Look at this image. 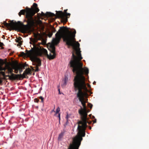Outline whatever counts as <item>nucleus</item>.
<instances>
[{
  "label": "nucleus",
  "instance_id": "nucleus-34",
  "mask_svg": "<svg viewBox=\"0 0 149 149\" xmlns=\"http://www.w3.org/2000/svg\"><path fill=\"white\" fill-rule=\"evenodd\" d=\"M54 109H55V107H54V109L52 111V112H55V111L54 110Z\"/></svg>",
  "mask_w": 149,
  "mask_h": 149
},
{
  "label": "nucleus",
  "instance_id": "nucleus-36",
  "mask_svg": "<svg viewBox=\"0 0 149 149\" xmlns=\"http://www.w3.org/2000/svg\"><path fill=\"white\" fill-rule=\"evenodd\" d=\"M95 83H96V82H95V81H94L93 82V84H95Z\"/></svg>",
  "mask_w": 149,
  "mask_h": 149
},
{
  "label": "nucleus",
  "instance_id": "nucleus-24",
  "mask_svg": "<svg viewBox=\"0 0 149 149\" xmlns=\"http://www.w3.org/2000/svg\"><path fill=\"white\" fill-rule=\"evenodd\" d=\"M68 115H67L66 117V119H67V121L66 122V123L64 125V126L65 127L67 124V123H68Z\"/></svg>",
  "mask_w": 149,
  "mask_h": 149
},
{
  "label": "nucleus",
  "instance_id": "nucleus-42",
  "mask_svg": "<svg viewBox=\"0 0 149 149\" xmlns=\"http://www.w3.org/2000/svg\"><path fill=\"white\" fill-rule=\"evenodd\" d=\"M79 42H80L81 41V40H79Z\"/></svg>",
  "mask_w": 149,
  "mask_h": 149
},
{
  "label": "nucleus",
  "instance_id": "nucleus-23",
  "mask_svg": "<svg viewBox=\"0 0 149 149\" xmlns=\"http://www.w3.org/2000/svg\"><path fill=\"white\" fill-rule=\"evenodd\" d=\"M39 99L41 100V102H44V98L42 96H40L39 97Z\"/></svg>",
  "mask_w": 149,
  "mask_h": 149
},
{
  "label": "nucleus",
  "instance_id": "nucleus-3",
  "mask_svg": "<svg viewBox=\"0 0 149 149\" xmlns=\"http://www.w3.org/2000/svg\"><path fill=\"white\" fill-rule=\"evenodd\" d=\"M64 41L65 42L68 47L72 50V57L68 65L69 68L74 73V30L70 29L67 30L63 36Z\"/></svg>",
  "mask_w": 149,
  "mask_h": 149
},
{
  "label": "nucleus",
  "instance_id": "nucleus-32",
  "mask_svg": "<svg viewBox=\"0 0 149 149\" xmlns=\"http://www.w3.org/2000/svg\"><path fill=\"white\" fill-rule=\"evenodd\" d=\"M73 82H74V83H73V85H74V77L73 79Z\"/></svg>",
  "mask_w": 149,
  "mask_h": 149
},
{
  "label": "nucleus",
  "instance_id": "nucleus-29",
  "mask_svg": "<svg viewBox=\"0 0 149 149\" xmlns=\"http://www.w3.org/2000/svg\"><path fill=\"white\" fill-rule=\"evenodd\" d=\"M0 71H1L2 72L3 71V67H0Z\"/></svg>",
  "mask_w": 149,
  "mask_h": 149
},
{
  "label": "nucleus",
  "instance_id": "nucleus-37",
  "mask_svg": "<svg viewBox=\"0 0 149 149\" xmlns=\"http://www.w3.org/2000/svg\"><path fill=\"white\" fill-rule=\"evenodd\" d=\"M89 129L91 130V126H89Z\"/></svg>",
  "mask_w": 149,
  "mask_h": 149
},
{
  "label": "nucleus",
  "instance_id": "nucleus-11",
  "mask_svg": "<svg viewBox=\"0 0 149 149\" xmlns=\"http://www.w3.org/2000/svg\"><path fill=\"white\" fill-rule=\"evenodd\" d=\"M1 74L3 75L5 77H8V78L11 80H15L17 77V75L14 74H13L12 75H6L4 72H1Z\"/></svg>",
  "mask_w": 149,
  "mask_h": 149
},
{
  "label": "nucleus",
  "instance_id": "nucleus-40",
  "mask_svg": "<svg viewBox=\"0 0 149 149\" xmlns=\"http://www.w3.org/2000/svg\"><path fill=\"white\" fill-rule=\"evenodd\" d=\"M88 87H91V86H90V85H88Z\"/></svg>",
  "mask_w": 149,
  "mask_h": 149
},
{
  "label": "nucleus",
  "instance_id": "nucleus-10",
  "mask_svg": "<svg viewBox=\"0 0 149 149\" xmlns=\"http://www.w3.org/2000/svg\"><path fill=\"white\" fill-rule=\"evenodd\" d=\"M3 24L6 27H8L11 29L10 31L12 30H15L18 27V25L16 22H14L13 20L10 21L9 23H7L6 21L3 22Z\"/></svg>",
  "mask_w": 149,
  "mask_h": 149
},
{
  "label": "nucleus",
  "instance_id": "nucleus-18",
  "mask_svg": "<svg viewBox=\"0 0 149 149\" xmlns=\"http://www.w3.org/2000/svg\"><path fill=\"white\" fill-rule=\"evenodd\" d=\"M13 67L14 70H19L21 69V66L17 64L14 65Z\"/></svg>",
  "mask_w": 149,
  "mask_h": 149
},
{
  "label": "nucleus",
  "instance_id": "nucleus-1",
  "mask_svg": "<svg viewBox=\"0 0 149 149\" xmlns=\"http://www.w3.org/2000/svg\"><path fill=\"white\" fill-rule=\"evenodd\" d=\"M84 81L78 79L76 82V79H75V89L78 90L77 96L83 107V109L81 107V109L79 110L81 120L79 121L77 123L78 133L77 135L75 136V149H79V148L81 144V141L83 140L82 137L85 136V130L87 127V123L90 124L91 122H89L88 121V119L87 118V113L89 111H87L86 109V102L84 101V94L82 91L83 89H87Z\"/></svg>",
  "mask_w": 149,
  "mask_h": 149
},
{
  "label": "nucleus",
  "instance_id": "nucleus-9",
  "mask_svg": "<svg viewBox=\"0 0 149 149\" xmlns=\"http://www.w3.org/2000/svg\"><path fill=\"white\" fill-rule=\"evenodd\" d=\"M33 7L34 8L30 9L29 8H28L26 10L24 9L22 10H20V12L18 13L19 16L20 17L21 15H25V13H26V15H25V17H26V15L27 12L28 11L29 9L33 10L34 12H35V14H36V13H38V12L39 11V10L38 8L37 7V4L36 3H34L33 4Z\"/></svg>",
  "mask_w": 149,
  "mask_h": 149
},
{
  "label": "nucleus",
  "instance_id": "nucleus-2",
  "mask_svg": "<svg viewBox=\"0 0 149 149\" xmlns=\"http://www.w3.org/2000/svg\"><path fill=\"white\" fill-rule=\"evenodd\" d=\"M80 44L78 42L75 40V78L76 82L77 80L84 81L85 85L86 87L85 83V78L84 76V72L86 75L88 73V69L86 68L85 70L83 68V64L81 61L83 59L82 56Z\"/></svg>",
  "mask_w": 149,
  "mask_h": 149
},
{
  "label": "nucleus",
  "instance_id": "nucleus-39",
  "mask_svg": "<svg viewBox=\"0 0 149 149\" xmlns=\"http://www.w3.org/2000/svg\"><path fill=\"white\" fill-rule=\"evenodd\" d=\"M1 45H3V43H1Z\"/></svg>",
  "mask_w": 149,
  "mask_h": 149
},
{
  "label": "nucleus",
  "instance_id": "nucleus-19",
  "mask_svg": "<svg viewBox=\"0 0 149 149\" xmlns=\"http://www.w3.org/2000/svg\"><path fill=\"white\" fill-rule=\"evenodd\" d=\"M60 111V109L59 107H58L57 109H56V113L54 115V116H56V115L58 113H59V112Z\"/></svg>",
  "mask_w": 149,
  "mask_h": 149
},
{
  "label": "nucleus",
  "instance_id": "nucleus-16",
  "mask_svg": "<svg viewBox=\"0 0 149 149\" xmlns=\"http://www.w3.org/2000/svg\"><path fill=\"white\" fill-rule=\"evenodd\" d=\"M65 133V132H61V133L59 135L58 137V140L61 141L62 139L63 138V136L64 135V134Z\"/></svg>",
  "mask_w": 149,
  "mask_h": 149
},
{
  "label": "nucleus",
  "instance_id": "nucleus-35",
  "mask_svg": "<svg viewBox=\"0 0 149 149\" xmlns=\"http://www.w3.org/2000/svg\"><path fill=\"white\" fill-rule=\"evenodd\" d=\"M96 122V120L95 119L93 121L94 123H95Z\"/></svg>",
  "mask_w": 149,
  "mask_h": 149
},
{
  "label": "nucleus",
  "instance_id": "nucleus-41",
  "mask_svg": "<svg viewBox=\"0 0 149 149\" xmlns=\"http://www.w3.org/2000/svg\"><path fill=\"white\" fill-rule=\"evenodd\" d=\"M75 34H76V31H75Z\"/></svg>",
  "mask_w": 149,
  "mask_h": 149
},
{
  "label": "nucleus",
  "instance_id": "nucleus-8",
  "mask_svg": "<svg viewBox=\"0 0 149 149\" xmlns=\"http://www.w3.org/2000/svg\"><path fill=\"white\" fill-rule=\"evenodd\" d=\"M67 9L64 10V12H63L62 11H56V15L57 17L61 19V21L63 22L66 23L68 21L67 18L65 17V14L67 13Z\"/></svg>",
  "mask_w": 149,
  "mask_h": 149
},
{
  "label": "nucleus",
  "instance_id": "nucleus-6",
  "mask_svg": "<svg viewBox=\"0 0 149 149\" xmlns=\"http://www.w3.org/2000/svg\"><path fill=\"white\" fill-rule=\"evenodd\" d=\"M34 15L35 12L33 10L29 9L27 12L26 15V18L27 19V20L26 21V20H24V21L26 22L27 24L24 25L22 23H21L20 22L18 21L17 23L18 25V27L15 30H17L19 29L20 27V25H22L26 27L32 25L34 23L33 16Z\"/></svg>",
  "mask_w": 149,
  "mask_h": 149
},
{
  "label": "nucleus",
  "instance_id": "nucleus-33",
  "mask_svg": "<svg viewBox=\"0 0 149 149\" xmlns=\"http://www.w3.org/2000/svg\"><path fill=\"white\" fill-rule=\"evenodd\" d=\"M56 30L55 29H53V33H54V32H56Z\"/></svg>",
  "mask_w": 149,
  "mask_h": 149
},
{
  "label": "nucleus",
  "instance_id": "nucleus-15",
  "mask_svg": "<svg viewBox=\"0 0 149 149\" xmlns=\"http://www.w3.org/2000/svg\"><path fill=\"white\" fill-rule=\"evenodd\" d=\"M69 149H74V137L72 138V143L70 144Z\"/></svg>",
  "mask_w": 149,
  "mask_h": 149
},
{
  "label": "nucleus",
  "instance_id": "nucleus-20",
  "mask_svg": "<svg viewBox=\"0 0 149 149\" xmlns=\"http://www.w3.org/2000/svg\"><path fill=\"white\" fill-rule=\"evenodd\" d=\"M56 116L57 117H58V118L59 123H60V120H61L60 113H58V116H56Z\"/></svg>",
  "mask_w": 149,
  "mask_h": 149
},
{
  "label": "nucleus",
  "instance_id": "nucleus-14",
  "mask_svg": "<svg viewBox=\"0 0 149 149\" xmlns=\"http://www.w3.org/2000/svg\"><path fill=\"white\" fill-rule=\"evenodd\" d=\"M13 66L12 68L10 67L9 65L7 66V73H10L11 74V75H12V74H13Z\"/></svg>",
  "mask_w": 149,
  "mask_h": 149
},
{
  "label": "nucleus",
  "instance_id": "nucleus-26",
  "mask_svg": "<svg viewBox=\"0 0 149 149\" xmlns=\"http://www.w3.org/2000/svg\"><path fill=\"white\" fill-rule=\"evenodd\" d=\"M34 102H38L39 101V100H38L37 98H36L34 99Z\"/></svg>",
  "mask_w": 149,
  "mask_h": 149
},
{
  "label": "nucleus",
  "instance_id": "nucleus-12",
  "mask_svg": "<svg viewBox=\"0 0 149 149\" xmlns=\"http://www.w3.org/2000/svg\"><path fill=\"white\" fill-rule=\"evenodd\" d=\"M41 15L44 17H51L53 16H55L56 15L53 13L50 12H47L46 13H44L42 12Z\"/></svg>",
  "mask_w": 149,
  "mask_h": 149
},
{
  "label": "nucleus",
  "instance_id": "nucleus-22",
  "mask_svg": "<svg viewBox=\"0 0 149 149\" xmlns=\"http://www.w3.org/2000/svg\"><path fill=\"white\" fill-rule=\"evenodd\" d=\"M65 14V17L66 18H67V19H68V18H69V17L70 16V14L67 13H66Z\"/></svg>",
  "mask_w": 149,
  "mask_h": 149
},
{
  "label": "nucleus",
  "instance_id": "nucleus-17",
  "mask_svg": "<svg viewBox=\"0 0 149 149\" xmlns=\"http://www.w3.org/2000/svg\"><path fill=\"white\" fill-rule=\"evenodd\" d=\"M22 40V38L20 37H19L17 38V39L15 41L21 45L23 42V41Z\"/></svg>",
  "mask_w": 149,
  "mask_h": 149
},
{
  "label": "nucleus",
  "instance_id": "nucleus-21",
  "mask_svg": "<svg viewBox=\"0 0 149 149\" xmlns=\"http://www.w3.org/2000/svg\"><path fill=\"white\" fill-rule=\"evenodd\" d=\"M22 68H24V66H22L21 67V69L19 70V72L20 73H21V72L22 71Z\"/></svg>",
  "mask_w": 149,
  "mask_h": 149
},
{
  "label": "nucleus",
  "instance_id": "nucleus-13",
  "mask_svg": "<svg viewBox=\"0 0 149 149\" xmlns=\"http://www.w3.org/2000/svg\"><path fill=\"white\" fill-rule=\"evenodd\" d=\"M68 81V77L65 76L64 78L62 81L63 83L61 84V86L63 88H64L67 85V83Z\"/></svg>",
  "mask_w": 149,
  "mask_h": 149
},
{
  "label": "nucleus",
  "instance_id": "nucleus-25",
  "mask_svg": "<svg viewBox=\"0 0 149 149\" xmlns=\"http://www.w3.org/2000/svg\"><path fill=\"white\" fill-rule=\"evenodd\" d=\"M7 66L6 65L5 67H3V71H5L6 70H7Z\"/></svg>",
  "mask_w": 149,
  "mask_h": 149
},
{
  "label": "nucleus",
  "instance_id": "nucleus-38",
  "mask_svg": "<svg viewBox=\"0 0 149 149\" xmlns=\"http://www.w3.org/2000/svg\"><path fill=\"white\" fill-rule=\"evenodd\" d=\"M2 83V81L0 79V84Z\"/></svg>",
  "mask_w": 149,
  "mask_h": 149
},
{
  "label": "nucleus",
  "instance_id": "nucleus-31",
  "mask_svg": "<svg viewBox=\"0 0 149 149\" xmlns=\"http://www.w3.org/2000/svg\"><path fill=\"white\" fill-rule=\"evenodd\" d=\"M58 92H59V94H61V92H60V88H58Z\"/></svg>",
  "mask_w": 149,
  "mask_h": 149
},
{
  "label": "nucleus",
  "instance_id": "nucleus-4",
  "mask_svg": "<svg viewBox=\"0 0 149 149\" xmlns=\"http://www.w3.org/2000/svg\"><path fill=\"white\" fill-rule=\"evenodd\" d=\"M52 48V50L51 53H50L49 55L48 54L47 50L44 48L42 49L39 46H37L35 44L33 45V47L31 48H33L35 52H40L42 54L46 56L49 59H52L54 58L56 56V54L55 53V47L53 45L51 46Z\"/></svg>",
  "mask_w": 149,
  "mask_h": 149
},
{
  "label": "nucleus",
  "instance_id": "nucleus-7",
  "mask_svg": "<svg viewBox=\"0 0 149 149\" xmlns=\"http://www.w3.org/2000/svg\"><path fill=\"white\" fill-rule=\"evenodd\" d=\"M67 29L68 28L64 26L60 28L58 32H57L55 34L56 38H53L52 40L53 43L54 45H57L59 43L61 38V35L63 34V32Z\"/></svg>",
  "mask_w": 149,
  "mask_h": 149
},
{
  "label": "nucleus",
  "instance_id": "nucleus-30",
  "mask_svg": "<svg viewBox=\"0 0 149 149\" xmlns=\"http://www.w3.org/2000/svg\"><path fill=\"white\" fill-rule=\"evenodd\" d=\"M52 33H50V34L49 35V37H51L52 35Z\"/></svg>",
  "mask_w": 149,
  "mask_h": 149
},
{
  "label": "nucleus",
  "instance_id": "nucleus-5",
  "mask_svg": "<svg viewBox=\"0 0 149 149\" xmlns=\"http://www.w3.org/2000/svg\"><path fill=\"white\" fill-rule=\"evenodd\" d=\"M27 52L28 55L31 58V61L33 62V65H35L34 67L35 69H33V70L35 72H38L39 71L38 67L40 66L41 64V61L40 59L37 57L34 56V51L33 48H32L29 51L26 50Z\"/></svg>",
  "mask_w": 149,
  "mask_h": 149
},
{
  "label": "nucleus",
  "instance_id": "nucleus-27",
  "mask_svg": "<svg viewBox=\"0 0 149 149\" xmlns=\"http://www.w3.org/2000/svg\"><path fill=\"white\" fill-rule=\"evenodd\" d=\"M89 106L90 107V108L91 109L93 107V105L92 104L89 103Z\"/></svg>",
  "mask_w": 149,
  "mask_h": 149
},
{
  "label": "nucleus",
  "instance_id": "nucleus-28",
  "mask_svg": "<svg viewBox=\"0 0 149 149\" xmlns=\"http://www.w3.org/2000/svg\"><path fill=\"white\" fill-rule=\"evenodd\" d=\"M15 70V72L16 73H17L18 72L19 70Z\"/></svg>",
  "mask_w": 149,
  "mask_h": 149
}]
</instances>
